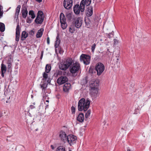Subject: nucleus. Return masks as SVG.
I'll list each match as a JSON object with an SVG mask.
<instances>
[{"instance_id":"1","label":"nucleus","mask_w":151,"mask_h":151,"mask_svg":"<svg viewBox=\"0 0 151 151\" xmlns=\"http://www.w3.org/2000/svg\"><path fill=\"white\" fill-rule=\"evenodd\" d=\"M90 101L88 99L86 100L84 98L81 99L79 101L78 104V109L79 111H86L89 107Z\"/></svg>"},{"instance_id":"2","label":"nucleus","mask_w":151,"mask_h":151,"mask_svg":"<svg viewBox=\"0 0 151 151\" xmlns=\"http://www.w3.org/2000/svg\"><path fill=\"white\" fill-rule=\"evenodd\" d=\"M99 85V84L96 81H94L93 83H91L90 85L91 93L93 96H97L98 93Z\"/></svg>"},{"instance_id":"3","label":"nucleus","mask_w":151,"mask_h":151,"mask_svg":"<svg viewBox=\"0 0 151 151\" xmlns=\"http://www.w3.org/2000/svg\"><path fill=\"white\" fill-rule=\"evenodd\" d=\"M73 63L72 59L71 58H68L63 63L61 64L60 68L62 70H65L67 69Z\"/></svg>"},{"instance_id":"4","label":"nucleus","mask_w":151,"mask_h":151,"mask_svg":"<svg viewBox=\"0 0 151 151\" xmlns=\"http://www.w3.org/2000/svg\"><path fill=\"white\" fill-rule=\"evenodd\" d=\"M80 69V64L77 62H76L70 67V70L71 73H77Z\"/></svg>"},{"instance_id":"5","label":"nucleus","mask_w":151,"mask_h":151,"mask_svg":"<svg viewBox=\"0 0 151 151\" xmlns=\"http://www.w3.org/2000/svg\"><path fill=\"white\" fill-rule=\"evenodd\" d=\"M44 18L45 16L42 12L41 11H39L35 21L37 24H41L43 22Z\"/></svg>"},{"instance_id":"6","label":"nucleus","mask_w":151,"mask_h":151,"mask_svg":"<svg viewBox=\"0 0 151 151\" xmlns=\"http://www.w3.org/2000/svg\"><path fill=\"white\" fill-rule=\"evenodd\" d=\"M95 69L97 71V75L99 76L104 71V66L102 63H98L96 65Z\"/></svg>"},{"instance_id":"7","label":"nucleus","mask_w":151,"mask_h":151,"mask_svg":"<svg viewBox=\"0 0 151 151\" xmlns=\"http://www.w3.org/2000/svg\"><path fill=\"white\" fill-rule=\"evenodd\" d=\"M80 58L86 65H88L90 63V57L88 55L82 54Z\"/></svg>"},{"instance_id":"8","label":"nucleus","mask_w":151,"mask_h":151,"mask_svg":"<svg viewBox=\"0 0 151 151\" xmlns=\"http://www.w3.org/2000/svg\"><path fill=\"white\" fill-rule=\"evenodd\" d=\"M73 5L72 0H64L63 2V5L64 7L69 9L72 7Z\"/></svg>"},{"instance_id":"9","label":"nucleus","mask_w":151,"mask_h":151,"mask_svg":"<svg viewBox=\"0 0 151 151\" xmlns=\"http://www.w3.org/2000/svg\"><path fill=\"white\" fill-rule=\"evenodd\" d=\"M75 26L77 28H80L82 24V20L80 17L76 18L74 19Z\"/></svg>"},{"instance_id":"10","label":"nucleus","mask_w":151,"mask_h":151,"mask_svg":"<svg viewBox=\"0 0 151 151\" xmlns=\"http://www.w3.org/2000/svg\"><path fill=\"white\" fill-rule=\"evenodd\" d=\"M68 81V78L66 76H61L57 80V82L59 84H62Z\"/></svg>"},{"instance_id":"11","label":"nucleus","mask_w":151,"mask_h":151,"mask_svg":"<svg viewBox=\"0 0 151 151\" xmlns=\"http://www.w3.org/2000/svg\"><path fill=\"white\" fill-rule=\"evenodd\" d=\"M59 136L61 141L63 142L67 141V137L64 132L61 131L59 132Z\"/></svg>"},{"instance_id":"12","label":"nucleus","mask_w":151,"mask_h":151,"mask_svg":"<svg viewBox=\"0 0 151 151\" xmlns=\"http://www.w3.org/2000/svg\"><path fill=\"white\" fill-rule=\"evenodd\" d=\"M19 30V24H18L17 25L16 32V40L17 42H18L19 40L20 36Z\"/></svg>"},{"instance_id":"13","label":"nucleus","mask_w":151,"mask_h":151,"mask_svg":"<svg viewBox=\"0 0 151 151\" xmlns=\"http://www.w3.org/2000/svg\"><path fill=\"white\" fill-rule=\"evenodd\" d=\"M86 15L88 17L92 16L93 13V8L91 6H88L86 10Z\"/></svg>"},{"instance_id":"14","label":"nucleus","mask_w":151,"mask_h":151,"mask_svg":"<svg viewBox=\"0 0 151 151\" xmlns=\"http://www.w3.org/2000/svg\"><path fill=\"white\" fill-rule=\"evenodd\" d=\"M71 85L70 83H67L65 84L63 86V90L64 92H68L70 89Z\"/></svg>"},{"instance_id":"15","label":"nucleus","mask_w":151,"mask_h":151,"mask_svg":"<svg viewBox=\"0 0 151 151\" xmlns=\"http://www.w3.org/2000/svg\"><path fill=\"white\" fill-rule=\"evenodd\" d=\"M77 137L73 135H69L67 136L68 142H74L76 140Z\"/></svg>"},{"instance_id":"16","label":"nucleus","mask_w":151,"mask_h":151,"mask_svg":"<svg viewBox=\"0 0 151 151\" xmlns=\"http://www.w3.org/2000/svg\"><path fill=\"white\" fill-rule=\"evenodd\" d=\"M22 13L23 17L24 18H25L28 14L27 9L26 7H23L22 8Z\"/></svg>"},{"instance_id":"17","label":"nucleus","mask_w":151,"mask_h":151,"mask_svg":"<svg viewBox=\"0 0 151 151\" xmlns=\"http://www.w3.org/2000/svg\"><path fill=\"white\" fill-rule=\"evenodd\" d=\"M84 119V114L83 113H81L79 114L77 118V120L79 122H82L83 121Z\"/></svg>"},{"instance_id":"18","label":"nucleus","mask_w":151,"mask_h":151,"mask_svg":"<svg viewBox=\"0 0 151 151\" xmlns=\"http://www.w3.org/2000/svg\"><path fill=\"white\" fill-rule=\"evenodd\" d=\"M73 11L76 14H79L80 13V6L78 4H76L74 7Z\"/></svg>"},{"instance_id":"19","label":"nucleus","mask_w":151,"mask_h":151,"mask_svg":"<svg viewBox=\"0 0 151 151\" xmlns=\"http://www.w3.org/2000/svg\"><path fill=\"white\" fill-rule=\"evenodd\" d=\"M1 69V76L3 77L4 76V74L5 73L6 70V67L3 63H2Z\"/></svg>"},{"instance_id":"20","label":"nucleus","mask_w":151,"mask_h":151,"mask_svg":"<svg viewBox=\"0 0 151 151\" xmlns=\"http://www.w3.org/2000/svg\"><path fill=\"white\" fill-rule=\"evenodd\" d=\"M80 6V9L81 12H84L85 8V2L84 0H82L81 2Z\"/></svg>"},{"instance_id":"21","label":"nucleus","mask_w":151,"mask_h":151,"mask_svg":"<svg viewBox=\"0 0 151 151\" xmlns=\"http://www.w3.org/2000/svg\"><path fill=\"white\" fill-rule=\"evenodd\" d=\"M60 39L59 36L58 35L57 37H56V40L55 41V46L56 49V48L58 47L60 43Z\"/></svg>"},{"instance_id":"22","label":"nucleus","mask_w":151,"mask_h":151,"mask_svg":"<svg viewBox=\"0 0 151 151\" xmlns=\"http://www.w3.org/2000/svg\"><path fill=\"white\" fill-rule=\"evenodd\" d=\"M44 31V29L43 28L40 29L37 32L36 35V37L37 38H39L41 37L43 34Z\"/></svg>"},{"instance_id":"23","label":"nucleus","mask_w":151,"mask_h":151,"mask_svg":"<svg viewBox=\"0 0 151 151\" xmlns=\"http://www.w3.org/2000/svg\"><path fill=\"white\" fill-rule=\"evenodd\" d=\"M28 34L25 31H23L22 33L21 37V40L23 41L28 36Z\"/></svg>"},{"instance_id":"24","label":"nucleus","mask_w":151,"mask_h":151,"mask_svg":"<svg viewBox=\"0 0 151 151\" xmlns=\"http://www.w3.org/2000/svg\"><path fill=\"white\" fill-rule=\"evenodd\" d=\"M60 22H66V19L65 18L64 15L63 13H61L60 14Z\"/></svg>"},{"instance_id":"25","label":"nucleus","mask_w":151,"mask_h":151,"mask_svg":"<svg viewBox=\"0 0 151 151\" xmlns=\"http://www.w3.org/2000/svg\"><path fill=\"white\" fill-rule=\"evenodd\" d=\"M20 8L21 6L20 5H19L18 6L16 9V13L15 14V17H17V18L18 17Z\"/></svg>"},{"instance_id":"26","label":"nucleus","mask_w":151,"mask_h":151,"mask_svg":"<svg viewBox=\"0 0 151 151\" xmlns=\"http://www.w3.org/2000/svg\"><path fill=\"white\" fill-rule=\"evenodd\" d=\"M51 67L50 64H47L45 68V71L47 73H49L51 69Z\"/></svg>"},{"instance_id":"27","label":"nucleus","mask_w":151,"mask_h":151,"mask_svg":"<svg viewBox=\"0 0 151 151\" xmlns=\"http://www.w3.org/2000/svg\"><path fill=\"white\" fill-rule=\"evenodd\" d=\"M84 20L86 25L87 26H89L91 23V22L89 19L88 17H86Z\"/></svg>"},{"instance_id":"28","label":"nucleus","mask_w":151,"mask_h":151,"mask_svg":"<svg viewBox=\"0 0 151 151\" xmlns=\"http://www.w3.org/2000/svg\"><path fill=\"white\" fill-rule=\"evenodd\" d=\"M5 29V25L2 23L0 22V31L1 32L4 31Z\"/></svg>"},{"instance_id":"29","label":"nucleus","mask_w":151,"mask_h":151,"mask_svg":"<svg viewBox=\"0 0 151 151\" xmlns=\"http://www.w3.org/2000/svg\"><path fill=\"white\" fill-rule=\"evenodd\" d=\"M45 81H44L43 83L42 84L40 85L41 87L42 88V90H45V89L47 87V84L44 82Z\"/></svg>"},{"instance_id":"30","label":"nucleus","mask_w":151,"mask_h":151,"mask_svg":"<svg viewBox=\"0 0 151 151\" xmlns=\"http://www.w3.org/2000/svg\"><path fill=\"white\" fill-rule=\"evenodd\" d=\"M56 151H66L64 147L63 146H60L58 147Z\"/></svg>"},{"instance_id":"31","label":"nucleus","mask_w":151,"mask_h":151,"mask_svg":"<svg viewBox=\"0 0 151 151\" xmlns=\"http://www.w3.org/2000/svg\"><path fill=\"white\" fill-rule=\"evenodd\" d=\"M91 113V111L89 109L86 112V113L85 114V118L86 119H86H87L90 116Z\"/></svg>"},{"instance_id":"32","label":"nucleus","mask_w":151,"mask_h":151,"mask_svg":"<svg viewBox=\"0 0 151 151\" xmlns=\"http://www.w3.org/2000/svg\"><path fill=\"white\" fill-rule=\"evenodd\" d=\"M61 24V27L62 28L64 29H66L67 27V24L66 23V22H60Z\"/></svg>"},{"instance_id":"33","label":"nucleus","mask_w":151,"mask_h":151,"mask_svg":"<svg viewBox=\"0 0 151 151\" xmlns=\"http://www.w3.org/2000/svg\"><path fill=\"white\" fill-rule=\"evenodd\" d=\"M47 73L45 72V71L43 73V81H46L47 78H48V74Z\"/></svg>"},{"instance_id":"34","label":"nucleus","mask_w":151,"mask_h":151,"mask_svg":"<svg viewBox=\"0 0 151 151\" xmlns=\"http://www.w3.org/2000/svg\"><path fill=\"white\" fill-rule=\"evenodd\" d=\"M29 14L31 16V18L34 19L35 17V15L34 14V12L32 10H30L29 11Z\"/></svg>"},{"instance_id":"35","label":"nucleus","mask_w":151,"mask_h":151,"mask_svg":"<svg viewBox=\"0 0 151 151\" xmlns=\"http://www.w3.org/2000/svg\"><path fill=\"white\" fill-rule=\"evenodd\" d=\"M49 98L48 97L47 95H45V96H43V99L44 100H46V102L48 103L49 102Z\"/></svg>"},{"instance_id":"36","label":"nucleus","mask_w":151,"mask_h":151,"mask_svg":"<svg viewBox=\"0 0 151 151\" xmlns=\"http://www.w3.org/2000/svg\"><path fill=\"white\" fill-rule=\"evenodd\" d=\"M91 1V0H85V1H84L85 4L86 6H88L90 4Z\"/></svg>"},{"instance_id":"37","label":"nucleus","mask_w":151,"mask_h":151,"mask_svg":"<svg viewBox=\"0 0 151 151\" xmlns=\"http://www.w3.org/2000/svg\"><path fill=\"white\" fill-rule=\"evenodd\" d=\"M28 127H29V129H31L32 130L35 129V131H37V129H35L36 128H35L33 124H31L29 126H28Z\"/></svg>"},{"instance_id":"38","label":"nucleus","mask_w":151,"mask_h":151,"mask_svg":"<svg viewBox=\"0 0 151 151\" xmlns=\"http://www.w3.org/2000/svg\"><path fill=\"white\" fill-rule=\"evenodd\" d=\"M74 30L73 29V26H71L70 27H69V31L71 33H73V32Z\"/></svg>"},{"instance_id":"39","label":"nucleus","mask_w":151,"mask_h":151,"mask_svg":"<svg viewBox=\"0 0 151 151\" xmlns=\"http://www.w3.org/2000/svg\"><path fill=\"white\" fill-rule=\"evenodd\" d=\"M96 46V44L95 43H94L91 46V50L92 52H94V50L95 49Z\"/></svg>"},{"instance_id":"40","label":"nucleus","mask_w":151,"mask_h":151,"mask_svg":"<svg viewBox=\"0 0 151 151\" xmlns=\"http://www.w3.org/2000/svg\"><path fill=\"white\" fill-rule=\"evenodd\" d=\"M71 111L72 113H74L75 111V107H74V106H72L71 107Z\"/></svg>"},{"instance_id":"41","label":"nucleus","mask_w":151,"mask_h":151,"mask_svg":"<svg viewBox=\"0 0 151 151\" xmlns=\"http://www.w3.org/2000/svg\"><path fill=\"white\" fill-rule=\"evenodd\" d=\"M66 16L70 20L71 18V14L70 13H69L66 15Z\"/></svg>"},{"instance_id":"42","label":"nucleus","mask_w":151,"mask_h":151,"mask_svg":"<svg viewBox=\"0 0 151 151\" xmlns=\"http://www.w3.org/2000/svg\"><path fill=\"white\" fill-rule=\"evenodd\" d=\"M29 34L31 35H33L34 34V31L32 30L29 32Z\"/></svg>"},{"instance_id":"43","label":"nucleus","mask_w":151,"mask_h":151,"mask_svg":"<svg viewBox=\"0 0 151 151\" xmlns=\"http://www.w3.org/2000/svg\"><path fill=\"white\" fill-rule=\"evenodd\" d=\"M47 42L48 44H49L50 43V39L48 37H47Z\"/></svg>"},{"instance_id":"44","label":"nucleus","mask_w":151,"mask_h":151,"mask_svg":"<svg viewBox=\"0 0 151 151\" xmlns=\"http://www.w3.org/2000/svg\"><path fill=\"white\" fill-rule=\"evenodd\" d=\"M31 22V20L30 19H29L28 18H27V23H30Z\"/></svg>"},{"instance_id":"45","label":"nucleus","mask_w":151,"mask_h":151,"mask_svg":"<svg viewBox=\"0 0 151 151\" xmlns=\"http://www.w3.org/2000/svg\"><path fill=\"white\" fill-rule=\"evenodd\" d=\"M3 14V11H0V18H1V17L2 16Z\"/></svg>"},{"instance_id":"46","label":"nucleus","mask_w":151,"mask_h":151,"mask_svg":"<svg viewBox=\"0 0 151 151\" xmlns=\"http://www.w3.org/2000/svg\"><path fill=\"white\" fill-rule=\"evenodd\" d=\"M51 148L53 150L55 148L54 146L53 145H51Z\"/></svg>"},{"instance_id":"47","label":"nucleus","mask_w":151,"mask_h":151,"mask_svg":"<svg viewBox=\"0 0 151 151\" xmlns=\"http://www.w3.org/2000/svg\"><path fill=\"white\" fill-rule=\"evenodd\" d=\"M43 52L42 51V54H41V56L40 57V59H42V56H43Z\"/></svg>"},{"instance_id":"48","label":"nucleus","mask_w":151,"mask_h":151,"mask_svg":"<svg viewBox=\"0 0 151 151\" xmlns=\"http://www.w3.org/2000/svg\"><path fill=\"white\" fill-rule=\"evenodd\" d=\"M37 2H41L42 1V0H36Z\"/></svg>"},{"instance_id":"49","label":"nucleus","mask_w":151,"mask_h":151,"mask_svg":"<svg viewBox=\"0 0 151 151\" xmlns=\"http://www.w3.org/2000/svg\"><path fill=\"white\" fill-rule=\"evenodd\" d=\"M2 6H0V11H1V10L2 9Z\"/></svg>"},{"instance_id":"50","label":"nucleus","mask_w":151,"mask_h":151,"mask_svg":"<svg viewBox=\"0 0 151 151\" xmlns=\"http://www.w3.org/2000/svg\"><path fill=\"white\" fill-rule=\"evenodd\" d=\"M127 151H131V150L129 149V147H128L127 148Z\"/></svg>"},{"instance_id":"51","label":"nucleus","mask_w":151,"mask_h":151,"mask_svg":"<svg viewBox=\"0 0 151 151\" xmlns=\"http://www.w3.org/2000/svg\"><path fill=\"white\" fill-rule=\"evenodd\" d=\"M47 83H49L50 82V80H48L47 81Z\"/></svg>"},{"instance_id":"52","label":"nucleus","mask_w":151,"mask_h":151,"mask_svg":"<svg viewBox=\"0 0 151 151\" xmlns=\"http://www.w3.org/2000/svg\"><path fill=\"white\" fill-rule=\"evenodd\" d=\"M10 65H8V68H10Z\"/></svg>"},{"instance_id":"53","label":"nucleus","mask_w":151,"mask_h":151,"mask_svg":"<svg viewBox=\"0 0 151 151\" xmlns=\"http://www.w3.org/2000/svg\"><path fill=\"white\" fill-rule=\"evenodd\" d=\"M45 104H46V105H47V106H48V105H47V103L46 104V102H45Z\"/></svg>"},{"instance_id":"54","label":"nucleus","mask_w":151,"mask_h":151,"mask_svg":"<svg viewBox=\"0 0 151 151\" xmlns=\"http://www.w3.org/2000/svg\"><path fill=\"white\" fill-rule=\"evenodd\" d=\"M69 151H72L71 150H69Z\"/></svg>"},{"instance_id":"55","label":"nucleus","mask_w":151,"mask_h":151,"mask_svg":"<svg viewBox=\"0 0 151 151\" xmlns=\"http://www.w3.org/2000/svg\"><path fill=\"white\" fill-rule=\"evenodd\" d=\"M117 60H119V59H118V58H117Z\"/></svg>"},{"instance_id":"56","label":"nucleus","mask_w":151,"mask_h":151,"mask_svg":"<svg viewBox=\"0 0 151 151\" xmlns=\"http://www.w3.org/2000/svg\"><path fill=\"white\" fill-rule=\"evenodd\" d=\"M40 151H42V150H40Z\"/></svg>"}]
</instances>
